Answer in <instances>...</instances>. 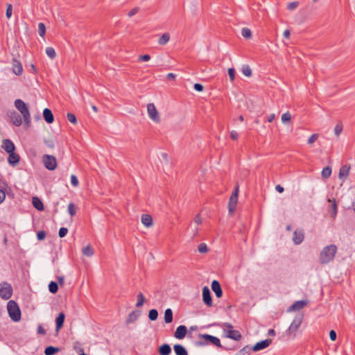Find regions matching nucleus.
Instances as JSON below:
<instances>
[{
	"mask_svg": "<svg viewBox=\"0 0 355 355\" xmlns=\"http://www.w3.org/2000/svg\"><path fill=\"white\" fill-rule=\"evenodd\" d=\"M198 339L195 341V345L200 347V346H205L208 344L214 345L219 348L227 350L228 349L223 346L220 343V340L218 338L209 335V334H200L198 336Z\"/></svg>",
	"mask_w": 355,
	"mask_h": 355,
	"instance_id": "f257e3e1",
	"label": "nucleus"
},
{
	"mask_svg": "<svg viewBox=\"0 0 355 355\" xmlns=\"http://www.w3.org/2000/svg\"><path fill=\"white\" fill-rule=\"evenodd\" d=\"M337 252V247L335 245H329L324 247L320 252L319 260L320 263L327 264L332 261Z\"/></svg>",
	"mask_w": 355,
	"mask_h": 355,
	"instance_id": "f03ea898",
	"label": "nucleus"
},
{
	"mask_svg": "<svg viewBox=\"0 0 355 355\" xmlns=\"http://www.w3.org/2000/svg\"><path fill=\"white\" fill-rule=\"evenodd\" d=\"M15 106L22 114L24 125L29 128L31 126V114L28 105L21 99H16Z\"/></svg>",
	"mask_w": 355,
	"mask_h": 355,
	"instance_id": "7ed1b4c3",
	"label": "nucleus"
},
{
	"mask_svg": "<svg viewBox=\"0 0 355 355\" xmlns=\"http://www.w3.org/2000/svg\"><path fill=\"white\" fill-rule=\"evenodd\" d=\"M7 310L10 319L19 322L21 318V312L18 304L14 300H10L7 304Z\"/></svg>",
	"mask_w": 355,
	"mask_h": 355,
	"instance_id": "20e7f679",
	"label": "nucleus"
},
{
	"mask_svg": "<svg viewBox=\"0 0 355 355\" xmlns=\"http://www.w3.org/2000/svg\"><path fill=\"white\" fill-rule=\"evenodd\" d=\"M303 318V314H300L295 316L291 325L285 332L288 337H291L292 338H295L296 337V333L302 323Z\"/></svg>",
	"mask_w": 355,
	"mask_h": 355,
	"instance_id": "39448f33",
	"label": "nucleus"
},
{
	"mask_svg": "<svg viewBox=\"0 0 355 355\" xmlns=\"http://www.w3.org/2000/svg\"><path fill=\"white\" fill-rule=\"evenodd\" d=\"M239 193V184L236 183L232 195L229 199L228 209L230 214H233L236 210Z\"/></svg>",
	"mask_w": 355,
	"mask_h": 355,
	"instance_id": "423d86ee",
	"label": "nucleus"
},
{
	"mask_svg": "<svg viewBox=\"0 0 355 355\" xmlns=\"http://www.w3.org/2000/svg\"><path fill=\"white\" fill-rule=\"evenodd\" d=\"M12 287L7 282L0 284V297L3 300H8L12 297Z\"/></svg>",
	"mask_w": 355,
	"mask_h": 355,
	"instance_id": "0eeeda50",
	"label": "nucleus"
},
{
	"mask_svg": "<svg viewBox=\"0 0 355 355\" xmlns=\"http://www.w3.org/2000/svg\"><path fill=\"white\" fill-rule=\"evenodd\" d=\"M224 327H225L228 330L226 333V337L228 338L232 339L234 340H239L241 338V334L238 330H234L233 326L228 322L224 323Z\"/></svg>",
	"mask_w": 355,
	"mask_h": 355,
	"instance_id": "6e6552de",
	"label": "nucleus"
},
{
	"mask_svg": "<svg viewBox=\"0 0 355 355\" xmlns=\"http://www.w3.org/2000/svg\"><path fill=\"white\" fill-rule=\"evenodd\" d=\"M43 162L45 167L49 171H53L57 167V160L53 155H44L43 156Z\"/></svg>",
	"mask_w": 355,
	"mask_h": 355,
	"instance_id": "1a4fd4ad",
	"label": "nucleus"
},
{
	"mask_svg": "<svg viewBox=\"0 0 355 355\" xmlns=\"http://www.w3.org/2000/svg\"><path fill=\"white\" fill-rule=\"evenodd\" d=\"M147 110L149 117L155 122L159 123L160 121V117L158 112L153 103H148L147 105Z\"/></svg>",
	"mask_w": 355,
	"mask_h": 355,
	"instance_id": "9d476101",
	"label": "nucleus"
},
{
	"mask_svg": "<svg viewBox=\"0 0 355 355\" xmlns=\"http://www.w3.org/2000/svg\"><path fill=\"white\" fill-rule=\"evenodd\" d=\"M8 116L10 118V122L16 125L20 126L22 123L21 116L16 111L12 110L8 113Z\"/></svg>",
	"mask_w": 355,
	"mask_h": 355,
	"instance_id": "9b49d317",
	"label": "nucleus"
},
{
	"mask_svg": "<svg viewBox=\"0 0 355 355\" xmlns=\"http://www.w3.org/2000/svg\"><path fill=\"white\" fill-rule=\"evenodd\" d=\"M202 301L209 307L213 305L211 292L206 286L202 288Z\"/></svg>",
	"mask_w": 355,
	"mask_h": 355,
	"instance_id": "f8f14e48",
	"label": "nucleus"
},
{
	"mask_svg": "<svg viewBox=\"0 0 355 355\" xmlns=\"http://www.w3.org/2000/svg\"><path fill=\"white\" fill-rule=\"evenodd\" d=\"M293 241L295 245L301 244L304 239V232L303 230H296L293 234Z\"/></svg>",
	"mask_w": 355,
	"mask_h": 355,
	"instance_id": "ddd939ff",
	"label": "nucleus"
},
{
	"mask_svg": "<svg viewBox=\"0 0 355 355\" xmlns=\"http://www.w3.org/2000/svg\"><path fill=\"white\" fill-rule=\"evenodd\" d=\"M272 343V340L270 338L259 341L257 343L252 347V349L254 352H258L268 347Z\"/></svg>",
	"mask_w": 355,
	"mask_h": 355,
	"instance_id": "4468645a",
	"label": "nucleus"
},
{
	"mask_svg": "<svg viewBox=\"0 0 355 355\" xmlns=\"http://www.w3.org/2000/svg\"><path fill=\"white\" fill-rule=\"evenodd\" d=\"M1 147L8 154L12 153L16 150L14 143L9 139H3Z\"/></svg>",
	"mask_w": 355,
	"mask_h": 355,
	"instance_id": "2eb2a0df",
	"label": "nucleus"
},
{
	"mask_svg": "<svg viewBox=\"0 0 355 355\" xmlns=\"http://www.w3.org/2000/svg\"><path fill=\"white\" fill-rule=\"evenodd\" d=\"M12 72L17 76H20L23 73V67L19 60L17 58L12 60Z\"/></svg>",
	"mask_w": 355,
	"mask_h": 355,
	"instance_id": "dca6fc26",
	"label": "nucleus"
},
{
	"mask_svg": "<svg viewBox=\"0 0 355 355\" xmlns=\"http://www.w3.org/2000/svg\"><path fill=\"white\" fill-rule=\"evenodd\" d=\"M308 304L306 300H299L295 302L291 306H290L287 310L288 312L300 311L305 307Z\"/></svg>",
	"mask_w": 355,
	"mask_h": 355,
	"instance_id": "f3484780",
	"label": "nucleus"
},
{
	"mask_svg": "<svg viewBox=\"0 0 355 355\" xmlns=\"http://www.w3.org/2000/svg\"><path fill=\"white\" fill-rule=\"evenodd\" d=\"M187 334V328L184 325H180L174 333V336L179 340L183 339Z\"/></svg>",
	"mask_w": 355,
	"mask_h": 355,
	"instance_id": "a211bd4d",
	"label": "nucleus"
},
{
	"mask_svg": "<svg viewBox=\"0 0 355 355\" xmlns=\"http://www.w3.org/2000/svg\"><path fill=\"white\" fill-rule=\"evenodd\" d=\"M212 291L214 292L216 297L220 298L223 295V290L218 281L213 280L211 285Z\"/></svg>",
	"mask_w": 355,
	"mask_h": 355,
	"instance_id": "6ab92c4d",
	"label": "nucleus"
},
{
	"mask_svg": "<svg viewBox=\"0 0 355 355\" xmlns=\"http://www.w3.org/2000/svg\"><path fill=\"white\" fill-rule=\"evenodd\" d=\"M19 161L20 157L15 151L8 153V162L10 166H15Z\"/></svg>",
	"mask_w": 355,
	"mask_h": 355,
	"instance_id": "aec40b11",
	"label": "nucleus"
},
{
	"mask_svg": "<svg viewBox=\"0 0 355 355\" xmlns=\"http://www.w3.org/2000/svg\"><path fill=\"white\" fill-rule=\"evenodd\" d=\"M65 314L63 312L58 313L55 318V331L58 332L62 328L64 322Z\"/></svg>",
	"mask_w": 355,
	"mask_h": 355,
	"instance_id": "412c9836",
	"label": "nucleus"
},
{
	"mask_svg": "<svg viewBox=\"0 0 355 355\" xmlns=\"http://www.w3.org/2000/svg\"><path fill=\"white\" fill-rule=\"evenodd\" d=\"M43 117L47 123H52L54 121V116L51 110L49 108H45L43 110Z\"/></svg>",
	"mask_w": 355,
	"mask_h": 355,
	"instance_id": "4be33fe9",
	"label": "nucleus"
},
{
	"mask_svg": "<svg viewBox=\"0 0 355 355\" xmlns=\"http://www.w3.org/2000/svg\"><path fill=\"white\" fill-rule=\"evenodd\" d=\"M140 311L136 310L132 311L128 314V316L125 320L127 324L135 322L140 315Z\"/></svg>",
	"mask_w": 355,
	"mask_h": 355,
	"instance_id": "5701e85b",
	"label": "nucleus"
},
{
	"mask_svg": "<svg viewBox=\"0 0 355 355\" xmlns=\"http://www.w3.org/2000/svg\"><path fill=\"white\" fill-rule=\"evenodd\" d=\"M328 202H331V205L329 207L330 216L333 218H335L338 212L336 201L335 199L331 200L330 198H329Z\"/></svg>",
	"mask_w": 355,
	"mask_h": 355,
	"instance_id": "b1692460",
	"label": "nucleus"
},
{
	"mask_svg": "<svg viewBox=\"0 0 355 355\" xmlns=\"http://www.w3.org/2000/svg\"><path fill=\"white\" fill-rule=\"evenodd\" d=\"M32 204L33 207L38 211H43L44 209V206L42 201L37 196L32 198Z\"/></svg>",
	"mask_w": 355,
	"mask_h": 355,
	"instance_id": "393cba45",
	"label": "nucleus"
},
{
	"mask_svg": "<svg viewBox=\"0 0 355 355\" xmlns=\"http://www.w3.org/2000/svg\"><path fill=\"white\" fill-rule=\"evenodd\" d=\"M158 352L159 355H169L171 353V347L169 344L164 343L159 347Z\"/></svg>",
	"mask_w": 355,
	"mask_h": 355,
	"instance_id": "a878e982",
	"label": "nucleus"
},
{
	"mask_svg": "<svg viewBox=\"0 0 355 355\" xmlns=\"http://www.w3.org/2000/svg\"><path fill=\"white\" fill-rule=\"evenodd\" d=\"M350 170V166L349 165H343L341 166L339 171L338 176L340 179L343 178H347L349 175Z\"/></svg>",
	"mask_w": 355,
	"mask_h": 355,
	"instance_id": "bb28decb",
	"label": "nucleus"
},
{
	"mask_svg": "<svg viewBox=\"0 0 355 355\" xmlns=\"http://www.w3.org/2000/svg\"><path fill=\"white\" fill-rule=\"evenodd\" d=\"M173 349L176 355H188L186 348L180 344L174 345Z\"/></svg>",
	"mask_w": 355,
	"mask_h": 355,
	"instance_id": "cd10ccee",
	"label": "nucleus"
},
{
	"mask_svg": "<svg viewBox=\"0 0 355 355\" xmlns=\"http://www.w3.org/2000/svg\"><path fill=\"white\" fill-rule=\"evenodd\" d=\"M141 223L146 227H149L153 225V218L152 216L149 214H142L141 215Z\"/></svg>",
	"mask_w": 355,
	"mask_h": 355,
	"instance_id": "c85d7f7f",
	"label": "nucleus"
},
{
	"mask_svg": "<svg viewBox=\"0 0 355 355\" xmlns=\"http://www.w3.org/2000/svg\"><path fill=\"white\" fill-rule=\"evenodd\" d=\"M61 349L60 347H54L52 345L48 346L44 349L45 355H55L60 352Z\"/></svg>",
	"mask_w": 355,
	"mask_h": 355,
	"instance_id": "c756f323",
	"label": "nucleus"
},
{
	"mask_svg": "<svg viewBox=\"0 0 355 355\" xmlns=\"http://www.w3.org/2000/svg\"><path fill=\"white\" fill-rule=\"evenodd\" d=\"M173 321V311L171 309H167L164 312V322L166 324L171 323Z\"/></svg>",
	"mask_w": 355,
	"mask_h": 355,
	"instance_id": "7c9ffc66",
	"label": "nucleus"
},
{
	"mask_svg": "<svg viewBox=\"0 0 355 355\" xmlns=\"http://www.w3.org/2000/svg\"><path fill=\"white\" fill-rule=\"evenodd\" d=\"M82 252L87 257H92L94 253V250L91 245H87L86 247L83 248Z\"/></svg>",
	"mask_w": 355,
	"mask_h": 355,
	"instance_id": "2f4dec72",
	"label": "nucleus"
},
{
	"mask_svg": "<svg viewBox=\"0 0 355 355\" xmlns=\"http://www.w3.org/2000/svg\"><path fill=\"white\" fill-rule=\"evenodd\" d=\"M170 40V35L168 33H165L162 34L161 37H159L158 40V43L160 45H164L166 44Z\"/></svg>",
	"mask_w": 355,
	"mask_h": 355,
	"instance_id": "473e14b6",
	"label": "nucleus"
},
{
	"mask_svg": "<svg viewBox=\"0 0 355 355\" xmlns=\"http://www.w3.org/2000/svg\"><path fill=\"white\" fill-rule=\"evenodd\" d=\"M49 290L51 293L55 294L58 291V284L53 281L51 282L49 284Z\"/></svg>",
	"mask_w": 355,
	"mask_h": 355,
	"instance_id": "72a5a7b5",
	"label": "nucleus"
},
{
	"mask_svg": "<svg viewBox=\"0 0 355 355\" xmlns=\"http://www.w3.org/2000/svg\"><path fill=\"white\" fill-rule=\"evenodd\" d=\"M158 318V311L157 309H150L148 312V318L151 321H155Z\"/></svg>",
	"mask_w": 355,
	"mask_h": 355,
	"instance_id": "f704fd0d",
	"label": "nucleus"
},
{
	"mask_svg": "<svg viewBox=\"0 0 355 355\" xmlns=\"http://www.w3.org/2000/svg\"><path fill=\"white\" fill-rule=\"evenodd\" d=\"M331 175V168L330 166L324 167L322 171V177L324 179L329 178Z\"/></svg>",
	"mask_w": 355,
	"mask_h": 355,
	"instance_id": "c9c22d12",
	"label": "nucleus"
},
{
	"mask_svg": "<svg viewBox=\"0 0 355 355\" xmlns=\"http://www.w3.org/2000/svg\"><path fill=\"white\" fill-rule=\"evenodd\" d=\"M145 300H146V299H145L143 293L141 292L139 293L137 295V302L136 303V306L140 307V306H143L145 302Z\"/></svg>",
	"mask_w": 355,
	"mask_h": 355,
	"instance_id": "e433bc0d",
	"label": "nucleus"
},
{
	"mask_svg": "<svg viewBox=\"0 0 355 355\" xmlns=\"http://www.w3.org/2000/svg\"><path fill=\"white\" fill-rule=\"evenodd\" d=\"M77 207L73 202L69 203L68 206V212L71 216H73L76 214Z\"/></svg>",
	"mask_w": 355,
	"mask_h": 355,
	"instance_id": "4c0bfd02",
	"label": "nucleus"
},
{
	"mask_svg": "<svg viewBox=\"0 0 355 355\" xmlns=\"http://www.w3.org/2000/svg\"><path fill=\"white\" fill-rule=\"evenodd\" d=\"M241 35L245 39H250L252 37V32L248 28H243Z\"/></svg>",
	"mask_w": 355,
	"mask_h": 355,
	"instance_id": "58836bf2",
	"label": "nucleus"
},
{
	"mask_svg": "<svg viewBox=\"0 0 355 355\" xmlns=\"http://www.w3.org/2000/svg\"><path fill=\"white\" fill-rule=\"evenodd\" d=\"M46 53L51 59H54L56 57L55 51L53 47H47Z\"/></svg>",
	"mask_w": 355,
	"mask_h": 355,
	"instance_id": "ea45409f",
	"label": "nucleus"
},
{
	"mask_svg": "<svg viewBox=\"0 0 355 355\" xmlns=\"http://www.w3.org/2000/svg\"><path fill=\"white\" fill-rule=\"evenodd\" d=\"M251 350H252V348L250 346L246 345L243 347L242 349H241L236 354V355H244L245 354H249Z\"/></svg>",
	"mask_w": 355,
	"mask_h": 355,
	"instance_id": "a19ab883",
	"label": "nucleus"
},
{
	"mask_svg": "<svg viewBox=\"0 0 355 355\" xmlns=\"http://www.w3.org/2000/svg\"><path fill=\"white\" fill-rule=\"evenodd\" d=\"M242 72L243 73L247 76L250 77L252 76V70L250 67L248 65H243L242 67Z\"/></svg>",
	"mask_w": 355,
	"mask_h": 355,
	"instance_id": "79ce46f5",
	"label": "nucleus"
},
{
	"mask_svg": "<svg viewBox=\"0 0 355 355\" xmlns=\"http://www.w3.org/2000/svg\"><path fill=\"white\" fill-rule=\"evenodd\" d=\"M38 32L41 37H44L46 33V26L44 23L41 22L38 24Z\"/></svg>",
	"mask_w": 355,
	"mask_h": 355,
	"instance_id": "37998d69",
	"label": "nucleus"
},
{
	"mask_svg": "<svg viewBox=\"0 0 355 355\" xmlns=\"http://www.w3.org/2000/svg\"><path fill=\"white\" fill-rule=\"evenodd\" d=\"M67 118L69 122H71L73 124L77 123V119L74 114L69 112L67 115Z\"/></svg>",
	"mask_w": 355,
	"mask_h": 355,
	"instance_id": "c03bdc74",
	"label": "nucleus"
},
{
	"mask_svg": "<svg viewBox=\"0 0 355 355\" xmlns=\"http://www.w3.org/2000/svg\"><path fill=\"white\" fill-rule=\"evenodd\" d=\"M198 250L200 253H206L208 252L209 249L205 243H202L198 245Z\"/></svg>",
	"mask_w": 355,
	"mask_h": 355,
	"instance_id": "a18cd8bd",
	"label": "nucleus"
},
{
	"mask_svg": "<svg viewBox=\"0 0 355 355\" xmlns=\"http://www.w3.org/2000/svg\"><path fill=\"white\" fill-rule=\"evenodd\" d=\"M12 13V6L11 3H8L6 10V16L8 19H10Z\"/></svg>",
	"mask_w": 355,
	"mask_h": 355,
	"instance_id": "49530a36",
	"label": "nucleus"
},
{
	"mask_svg": "<svg viewBox=\"0 0 355 355\" xmlns=\"http://www.w3.org/2000/svg\"><path fill=\"white\" fill-rule=\"evenodd\" d=\"M228 75L230 76V79L231 82H233L235 80L236 71L234 68L228 69Z\"/></svg>",
	"mask_w": 355,
	"mask_h": 355,
	"instance_id": "de8ad7c7",
	"label": "nucleus"
},
{
	"mask_svg": "<svg viewBox=\"0 0 355 355\" xmlns=\"http://www.w3.org/2000/svg\"><path fill=\"white\" fill-rule=\"evenodd\" d=\"M343 130V124L341 123H338L334 128V132L336 135L338 136Z\"/></svg>",
	"mask_w": 355,
	"mask_h": 355,
	"instance_id": "09e8293b",
	"label": "nucleus"
},
{
	"mask_svg": "<svg viewBox=\"0 0 355 355\" xmlns=\"http://www.w3.org/2000/svg\"><path fill=\"white\" fill-rule=\"evenodd\" d=\"M291 116L288 112L283 114L282 116V121L283 123L288 122L291 120Z\"/></svg>",
	"mask_w": 355,
	"mask_h": 355,
	"instance_id": "8fccbe9b",
	"label": "nucleus"
},
{
	"mask_svg": "<svg viewBox=\"0 0 355 355\" xmlns=\"http://www.w3.org/2000/svg\"><path fill=\"white\" fill-rule=\"evenodd\" d=\"M68 233V229L67 227H60L58 232V235L60 238L64 237Z\"/></svg>",
	"mask_w": 355,
	"mask_h": 355,
	"instance_id": "3c124183",
	"label": "nucleus"
},
{
	"mask_svg": "<svg viewBox=\"0 0 355 355\" xmlns=\"http://www.w3.org/2000/svg\"><path fill=\"white\" fill-rule=\"evenodd\" d=\"M76 345H80V343L78 341L74 343L73 349L76 351L77 353H78L80 355H87V354L84 353L83 348L77 349Z\"/></svg>",
	"mask_w": 355,
	"mask_h": 355,
	"instance_id": "603ef678",
	"label": "nucleus"
},
{
	"mask_svg": "<svg viewBox=\"0 0 355 355\" xmlns=\"http://www.w3.org/2000/svg\"><path fill=\"white\" fill-rule=\"evenodd\" d=\"M299 5L297 1L290 2L287 4V9L293 10L295 9Z\"/></svg>",
	"mask_w": 355,
	"mask_h": 355,
	"instance_id": "864d4df0",
	"label": "nucleus"
},
{
	"mask_svg": "<svg viewBox=\"0 0 355 355\" xmlns=\"http://www.w3.org/2000/svg\"><path fill=\"white\" fill-rule=\"evenodd\" d=\"M46 235V234L45 231H44V230L39 231L37 233V239L39 241H42L45 239Z\"/></svg>",
	"mask_w": 355,
	"mask_h": 355,
	"instance_id": "5fc2aeb1",
	"label": "nucleus"
},
{
	"mask_svg": "<svg viewBox=\"0 0 355 355\" xmlns=\"http://www.w3.org/2000/svg\"><path fill=\"white\" fill-rule=\"evenodd\" d=\"M71 183L75 187L78 186L79 182L77 177L75 175H72L71 176Z\"/></svg>",
	"mask_w": 355,
	"mask_h": 355,
	"instance_id": "6e6d98bb",
	"label": "nucleus"
},
{
	"mask_svg": "<svg viewBox=\"0 0 355 355\" xmlns=\"http://www.w3.org/2000/svg\"><path fill=\"white\" fill-rule=\"evenodd\" d=\"M318 138V134H313L311 135V137L308 139V144H313Z\"/></svg>",
	"mask_w": 355,
	"mask_h": 355,
	"instance_id": "4d7b16f0",
	"label": "nucleus"
},
{
	"mask_svg": "<svg viewBox=\"0 0 355 355\" xmlns=\"http://www.w3.org/2000/svg\"><path fill=\"white\" fill-rule=\"evenodd\" d=\"M150 59V55L148 54H144L142 55H140L138 58L139 61L141 62H147Z\"/></svg>",
	"mask_w": 355,
	"mask_h": 355,
	"instance_id": "13d9d810",
	"label": "nucleus"
},
{
	"mask_svg": "<svg viewBox=\"0 0 355 355\" xmlns=\"http://www.w3.org/2000/svg\"><path fill=\"white\" fill-rule=\"evenodd\" d=\"M193 88L197 92H202L204 90V86L200 83H195Z\"/></svg>",
	"mask_w": 355,
	"mask_h": 355,
	"instance_id": "bf43d9fd",
	"label": "nucleus"
},
{
	"mask_svg": "<svg viewBox=\"0 0 355 355\" xmlns=\"http://www.w3.org/2000/svg\"><path fill=\"white\" fill-rule=\"evenodd\" d=\"M139 8H138V7H135V8H132L128 14V17H131L134 16L139 12Z\"/></svg>",
	"mask_w": 355,
	"mask_h": 355,
	"instance_id": "052dcab7",
	"label": "nucleus"
},
{
	"mask_svg": "<svg viewBox=\"0 0 355 355\" xmlns=\"http://www.w3.org/2000/svg\"><path fill=\"white\" fill-rule=\"evenodd\" d=\"M37 334H42V335H45L46 334V330L44 329V327L41 324L38 325L37 329Z\"/></svg>",
	"mask_w": 355,
	"mask_h": 355,
	"instance_id": "680f3d73",
	"label": "nucleus"
},
{
	"mask_svg": "<svg viewBox=\"0 0 355 355\" xmlns=\"http://www.w3.org/2000/svg\"><path fill=\"white\" fill-rule=\"evenodd\" d=\"M329 338L331 340L334 341L336 340L337 334L334 330H331L329 332Z\"/></svg>",
	"mask_w": 355,
	"mask_h": 355,
	"instance_id": "e2e57ef3",
	"label": "nucleus"
},
{
	"mask_svg": "<svg viewBox=\"0 0 355 355\" xmlns=\"http://www.w3.org/2000/svg\"><path fill=\"white\" fill-rule=\"evenodd\" d=\"M194 221L198 225H200L202 223V218H201V216L200 214H198L196 215V216L194 218Z\"/></svg>",
	"mask_w": 355,
	"mask_h": 355,
	"instance_id": "0e129e2a",
	"label": "nucleus"
},
{
	"mask_svg": "<svg viewBox=\"0 0 355 355\" xmlns=\"http://www.w3.org/2000/svg\"><path fill=\"white\" fill-rule=\"evenodd\" d=\"M230 137L233 140H236L239 137V134L236 131L232 130L230 132Z\"/></svg>",
	"mask_w": 355,
	"mask_h": 355,
	"instance_id": "69168bd1",
	"label": "nucleus"
},
{
	"mask_svg": "<svg viewBox=\"0 0 355 355\" xmlns=\"http://www.w3.org/2000/svg\"><path fill=\"white\" fill-rule=\"evenodd\" d=\"M6 198V193L2 189H0V204L3 202Z\"/></svg>",
	"mask_w": 355,
	"mask_h": 355,
	"instance_id": "338daca9",
	"label": "nucleus"
},
{
	"mask_svg": "<svg viewBox=\"0 0 355 355\" xmlns=\"http://www.w3.org/2000/svg\"><path fill=\"white\" fill-rule=\"evenodd\" d=\"M57 279H58V284L62 286L64 285V278L63 276H58L57 277Z\"/></svg>",
	"mask_w": 355,
	"mask_h": 355,
	"instance_id": "774afa93",
	"label": "nucleus"
}]
</instances>
